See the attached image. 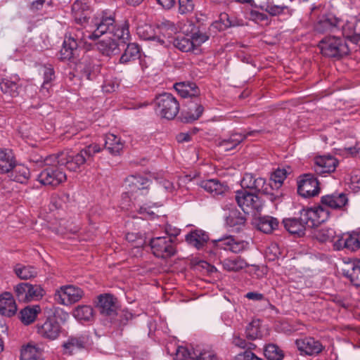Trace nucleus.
I'll return each mask as SVG.
<instances>
[{"mask_svg":"<svg viewBox=\"0 0 360 360\" xmlns=\"http://www.w3.org/2000/svg\"><path fill=\"white\" fill-rule=\"evenodd\" d=\"M159 184L161 186H162L165 189V191H167L168 192H172L175 189L174 184L169 180H167V179L160 180L159 181Z\"/></svg>","mask_w":360,"mask_h":360,"instance_id":"nucleus-63","label":"nucleus"},{"mask_svg":"<svg viewBox=\"0 0 360 360\" xmlns=\"http://www.w3.org/2000/svg\"><path fill=\"white\" fill-rule=\"evenodd\" d=\"M288 171L285 169H278L271 176V180L274 182L275 186L279 187L286 179Z\"/></svg>","mask_w":360,"mask_h":360,"instance_id":"nucleus-56","label":"nucleus"},{"mask_svg":"<svg viewBox=\"0 0 360 360\" xmlns=\"http://www.w3.org/2000/svg\"><path fill=\"white\" fill-rule=\"evenodd\" d=\"M321 202L323 205L334 210H340L348 202L347 196L343 193H334L322 196Z\"/></svg>","mask_w":360,"mask_h":360,"instance_id":"nucleus-21","label":"nucleus"},{"mask_svg":"<svg viewBox=\"0 0 360 360\" xmlns=\"http://www.w3.org/2000/svg\"><path fill=\"white\" fill-rule=\"evenodd\" d=\"M337 237L338 239L333 242L335 250L346 249L350 252H355L360 248V233H345Z\"/></svg>","mask_w":360,"mask_h":360,"instance_id":"nucleus-14","label":"nucleus"},{"mask_svg":"<svg viewBox=\"0 0 360 360\" xmlns=\"http://www.w3.org/2000/svg\"><path fill=\"white\" fill-rule=\"evenodd\" d=\"M20 360H44L43 349L39 345L32 342L23 345L20 352Z\"/></svg>","mask_w":360,"mask_h":360,"instance_id":"nucleus-26","label":"nucleus"},{"mask_svg":"<svg viewBox=\"0 0 360 360\" xmlns=\"http://www.w3.org/2000/svg\"><path fill=\"white\" fill-rule=\"evenodd\" d=\"M72 314L80 321H90L94 318V309L91 306L81 305L74 309Z\"/></svg>","mask_w":360,"mask_h":360,"instance_id":"nucleus-44","label":"nucleus"},{"mask_svg":"<svg viewBox=\"0 0 360 360\" xmlns=\"http://www.w3.org/2000/svg\"><path fill=\"white\" fill-rule=\"evenodd\" d=\"M84 295L82 288L73 285L61 286L55 293V300L63 305L79 302Z\"/></svg>","mask_w":360,"mask_h":360,"instance_id":"nucleus-12","label":"nucleus"},{"mask_svg":"<svg viewBox=\"0 0 360 360\" xmlns=\"http://www.w3.org/2000/svg\"><path fill=\"white\" fill-rule=\"evenodd\" d=\"M338 165V160L332 155H320L314 159V170L316 174L324 175L333 172Z\"/></svg>","mask_w":360,"mask_h":360,"instance_id":"nucleus-16","label":"nucleus"},{"mask_svg":"<svg viewBox=\"0 0 360 360\" xmlns=\"http://www.w3.org/2000/svg\"><path fill=\"white\" fill-rule=\"evenodd\" d=\"M19 78L15 76L12 79H4L0 82V89L5 94H8L12 97L18 95Z\"/></svg>","mask_w":360,"mask_h":360,"instance_id":"nucleus-36","label":"nucleus"},{"mask_svg":"<svg viewBox=\"0 0 360 360\" xmlns=\"http://www.w3.org/2000/svg\"><path fill=\"white\" fill-rule=\"evenodd\" d=\"M114 37H117L123 44H127L130 38V33L129 30V25L127 22H124L121 25H117L114 30L111 32Z\"/></svg>","mask_w":360,"mask_h":360,"instance_id":"nucleus-48","label":"nucleus"},{"mask_svg":"<svg viewBox=\"0 0 360 360\" xmlns=\"http://www.w3.org/2000/svg\"><path fill=\"white\" fill-rule=\"evenodd\" d=\"M235 360H262L261 358L257 356L254 353L250 351H245L238 354L235 356Z\"/></svg>","mask_w":360,"mask_h":360,"instance_id":"nucleus-59","label":"nucleus"},{"mask_svg":"<svg viewBox=\"0 0 360 360\" xmlns=\"http://www.w3.org/2000/svg\"><path fill=\"white\" fill-rule=\"evenodd\" d=\"M149 185L150 181L147 178L138 174L130 175L124 180V186L125 189L127 190V192H126L124 195L137 192H139L141 195H144Z\"/></svg>","mask_w":360,"mask_h":360,"instance_id":"nucleus-17","label":"nucleus"},{"mask_svg":"<svg viewBox=\"0 0 360 360\" xmlns=\"http://www.w3.org/2000/svg\"><path fill=\"white\" fill-rule=\"evenodd\" d=\"M248 18L255 22H260L268 20V17L266 14L260 13L257 11L251 10L248 14Z\"/></svg>","mask_w":360,"mask_h":360,"instance_id":"nucleus-58","label":"nucleus"},{"mask_svg":"<svg viewBox=\"0 0 360 360\" xmlns=\"http://www.w3.org/2000/svg\"><path fill=\"white\" fill-rule=\"evenodd\" d=\"M359 24L360 22L355 18H352L342 27L343 36L354 44L360 41V32L356 29Z\"/></svg>","mask_w":360,"mask_h":360,"instance_id":"nucleus-28","label":"nucleus"},{"mask_svg":"<svg viewBox=\"0 0 360 360\" xmlns=\"http://www.w3.org/2000/svg\"><path fill=\"white\" fill-rule=\"evenodd\" d=\"M102 150V148L97 143L89 144L83 149H82L79 153L82 155L87 158V162L91 160L96 153H100Z\"/></svg>","mask_w":360,"mask_h":360,"instance_id":"nucleus-54","label":"nucleus"},{"mask_svg":"<svg viewBox=\"0 0 360 360\" xmlns=\"http://www.w3.org/2000/svg\"><path fill=\"white\" fill-rule=\"evenodd\" d=\"M155 111L160 117L172 120L179 112V104L171 94L164 93L155 98Z\"/></svg>","mask_w":360,"mask_h":360,"instance_id":"nucleus-4","label":"nucleus"},{"mask_svg":"<svg viewBox=\"0 0 360 360\" xmlns=\"http://www.w3.org/2000/svg\"><path fill=\"white\" fill-rule=\"evenodd\" d=\"M139 55L140 49L138 44L136 43H129L120 58V63H127L139 58Z\"/></svg>","mask_w":360,"mask_h":360,"instance_id":"nucleus-41","label":"nucleus"},{"mask_svg":"<svg viewBox=\"0 0 360 360\" xmlns=\"http://www.w3.org/2000/svg\"><path fill=\"white\" fill-rule=\"evenodd\" d=\"M60 325L55 318H48L43 323L37 325V332L43 338L56 340L60 334Z\"/></svg>","mask_w":360,"mask_h":360,"instance_id":"nucleus-15","label":"nucleus"},{"mask_svg":"<svg viewBox=\"0 0 360 360\" xmlns=\"http://www.w3.org/2000/svg\"><path fill=\"white\" fill-rule=\"evenodd\" d=\"M200 186L213 195H221L226 191V187L215 179L202 181Z\"/></svg>","mask_w":360,"mask_h":360,"instance_id":"nucleus-37","label":"nucleus"},{"mask_svg":"<svg viewBox=\"0 0 360 360\" xmlns=\"http://www.w3.org/2000/svg\"><path fill=\"white\" fill-rule=\"evenodd\" d=\"M155 44L167 46L172 43V30L166 27L158 28L156 31Z\"/></svg>","mask_w":360,"mask_h":360,"instance_id":"nucleus-47","label":"nucleus"},{"mask_svg":"<svg viewBox=\"0 0 360 360\" xmlns=\"http://www.w3.org/2000/svg\"><path fill=\"white\" fill-rule=\"evenodd\" d=\"M260 321L253 320L246 327V337L250 340H255L260 336L259 330Z\"/></svg>","mask_w":360,"mask_h":360,"instance_id":"nucleus-52","label":"nucleus"},{"mask_svg":"<svg viewBox=\"0 0 360 360\" xmlns=\"http://www.w3.org/2000/svg\"><path fill=\"white\" fill-rule=\"evenodd\" d=\"M264 354L267 360H282L284 357L283 350L276 344H268L264 347Z\"/></svg>","mask_w":360,"mask_h":360,"instance_id":"nucleus-46","label":"nucleus"},{"mask_svg":"<svg viewBox=\"0 0 360 360\" xmlns=\"http://www.w3.org/2000/svg\"><path fill=\"white\" fill-rule=\"evenodd\" d=\"M246 218L238 210H230L225 217V225L232 231H240L245 225Z\"/></svg>","mask_w":360,"mask_h":360,"instance_id":"nucleus-20","label":"nucleus"},{"mask_svg":"<svg viewBox=\"0 0 360 360\" xmlns=\"http://www.w3.org/2000/svg\"><path fill=\"white\" fill-rule=\"evenodd\" d=\"M89 11L88 5L81 1H76L72 6V13L75 21L80 25H86L88 21H90L91 18H87Z\"/></svg>","mask_w":360,"mask_h":360,"instance_id":"nucleus-25","label":"nucleus"},{"mask_svg":"<svg viewBox=\"0 0 360 360\" xmlns=\"http://www.w3.org/2000/svg\"><path fill=\"white\" fill-rule=\"evenodd\" d=\"M30 176V172L29 169L22 165H15L14 164V167L11 169V178L20 184H25L27 181Z\"/></svg>","mask_w":360,"mask_h":360,"instance_id":"nucleus-40","label":"nucleus"},{"mask_svg":"<svg viewBox=\"0 0 360 360\" xmlns=\"http://www.w3.org/2000/svg\"><path fill=\"white\" fill-rule=\"evenodd\" d=\"M14 272L15 275L22 280H29L35 278L38 271L33 266H25L18 264L14 267Z\"/></svg>","mask_w":360,"mask_h":360,"instance_id":"nucleus-38","label":"nucleus"},{"mask_svg":"<svg viewBox=\"0 0 360 360\" xmlns=\"http://www.w3.org/2000/svg\"><path fill=\"white\" fill-rule=\"evenodd\" d=\"M329 217V212L321 205L304 208L300 217L285 219L283 221L285 229L291 234L302 236L307 228H313L324 222Z\"/></svg>","mask_w":360,"mask_h":360,"instance_id":"nucleus-1","label":"nucleus"},{"mask_svg":"<svg viewBox=\"0 0 360 360\" xmlns=\"http://www.w3.org/2000/svg\"><path fill=\"white\" fill-rule=\"evenodd\" d=\"M125 142L114 134H108L105 139V148L112 155H118L122 151Z\"/></svg>","mask_w":360,"mask_h":360,"instance_id":"nucleus-29","label":"nucleus"},{"mask_svg":"<svg viewBox=\"0 0 360 360\" xmlns=\"http://www.w3.org/2000/svg\"><path fill=\"white\" fill-rule=\"evenodd\" d=\"M191 356L188 349L184 347H179L176 352L174 360H186Z\"/></svg>","mask_w":360,"mask_h":360,"instance_id":"nucleus-61","label":"nucleus"},{"mask_svg":"<svg viewBox=\"0 0 360 360\" xmlns=\"http://www.w3.org/2000/svg\"><path fill=\"white\" fill-rule=\"evenodd\" d=\"M223 268L228 271H238L248 266L246 262L240 257L227 258L222 262Z\"/></svg>","mask_w":360,"mask_h":360,"instance_id":"nucleus-43","label":"nucleus"},{"mask_svg":"<svg viewBox=\"0 0 360 360\" xmlns=\"http://www.w3.org/2000/svg\"><path fill=\"white\" fill-rule=\"evenodd\" d=\"M345 150L353 157L360 158V147L345 148Z\"/></svg>","mask_w":360,"mask_h":360,"instance_id":"nucleus-64","label":"nucleus"},{"mask_svg":"<svg viewBox=\"0 0 360 360\" xmlns=\"http://www.w3.org/2000/svg\"><path fill=\"white\" fill-rule=\"evenodd\" d=\"M187 107L188 110L185 115V119L187 122L198 120L204 111V108L198 97L195 98L194 101H188Z\"/></svg>","mask_w":360,"mask_h":360,"instance_id":"nucleus-32","label":"nucleus"},{"mask_svg":"<svg viewBox=\"0 0 360 360\" xmlns=\"http://www.w3.org/2000/svg\"><path fill=\"white\" fill-rule=\"evenodd\" d=\"M67 176L62 169L56 165L49 166L38 175L37 180L44 186L56 187L65 181Z\"/></svg>","mask_w":360,"mask_h":360,"instance_id":"nucleus-11","label":"nucleus"},{"mask_svg":"<svg viewBox=\"0 0 360 360\" xmlns=\"http://www.w3.org/2000/svg\"><path fill=\"white\" fill-rule=\"evenodd\" d=\"M212 250L218 252L220 250H228L233 253H239L248 248L249 243L243 240H238L232 236H226L210 242Z\"/></svg>","mask_w":360,"mask_h":360,"instance_id":"nucleus-9","label":"nucleus"},{"mask_svg":"<svg viewBox=\"0 0 360 360\" xmlns=\"http://www.w3.org/2000/svg\"><path fill=\"white\" fill-rule=\"evenodd\" d=\"M56 163L60 166H65L69 171H80L81 167L87 162V158H84L80 153L76 154L63 151L57 155H52L44 160L46 165H50L51 163Z\"/></svg>","mask_w":360,"mask_h":360,"instance_id":"nucleus-3","label":"nucleus"},{"mask_svg":"<svg viewBox=\"0 0 360 360\" xmlns=\"http://www.w3.org/2000/svg\"><path fill=\"white\" fill-rule=\"evenodd\" d=\"M297 192L304 198H311L319 194V182L312 174H304L300 177Z\"/></svg>","mask_w":360,"mask_h":360,"instance_id":"nucleus-13","label":"nucleus"},{"mask_svg":"<svg viewBox=\"0 0 360 360\" xmlns=\"http://www.w3.org/2000/svg\"><path fill=\"white\" fill-rule=\"evenodd\" d=\"M208 39L207 35L195 32L186 35L178 36L173 41L174 46L183 52L200 51L199 47Z\"/></svg>","mask_w":360,"mask_h":360,"instance_id":"nucleus-5","label":"nucleus"},{"mask_svg":"<svg viewBox=\"0 0 360 360\" xmlns=\"http://www.w3.org/2000/svg\"><path fill=\"white\" fill-rule=\"evenodd\" d=\"M195 360H217V356L213 351L202 350L196 355Z\"/></svg>","mask_w":360,"mask_h":360,"instance_id":"nucleus-60","label":"nucleus"},{"mask_svg":"<svg viewBox=\"0 0 360 360\" xmlns=\"http://www.w3.org/2000/svg\"><path fill=\"white\" fill-rule=\"evenodd\" d=\"M209 239L207 233L202 229L191 231L185 237L187 243L198 250L202 248L207 244Z\"/></svg>","mask_w":360,"mask_h":360,"instance_id":"nucleus-23","label":"nucleus"},{"mask_svg":"<svg viewBox=\"0 0 360 360\" xmlns=\"http://www.w3.org/2000/svg\"><path fill=\"white\" fill-rule=\"evenodd\" d=\"M179 11L181 14L191 13L194 8L193 0H179Z\"/></svg>","mask_w":360,"mask_h":360,"instance_id":"nucleus-57","label":"nucleus"},{"mask_svg":"<svg viewBox=\"0 0 360 360\" xmlns=\"http://www.w3.org/2000/svg\"><path fill=\"white\" fill-rule=\"evenodd\" d=\"M240 184L243 188L261 191L264 189L266 180L262 177H256L252 174L246 173L241 179Z\"/></svg>","mask_w":360,"mask_h":360,"instance_id":"nucleus-30","label":"nucleus"},{"mask_svg":"<svg viewBox=\"0 0 360 360\" xmlns=\"http://www.w3.org/2000/svg\"><path fill=\"white\" fill-rule=\"evenodd\" d=\"M255 225L260 231L264 233H270L278 227V221L271 217H262L256 219Z\"/></svg>","mask_w":360,"mask_h":360,"instance_id":"nucleus-35","label":"nucleus"},{"mask_svg":"<svg viewBox=\"0 0 360 360\" xmlns=\"http://www.w3.org/2000/svg\"><path fill=\"white\" fill-rule=\"evenodd\" d=\"M78 43L73 37H66L63 47L60 51V59L61 60H69L75 57L77 51Z\"/></svg>","mask_w":360,"mask_h":360,"instance_id":"nucleus-31","label":"nucleus"},{"mask_svg":"<svg viewBox=\"0 0 360 360\" xmlns=\"http://www.w3.org/2000/svg\"><path fill=\"white\" fill-rule=\"evenodd\" d=\"M40 311L39 305L27 307L20 311V319L25 325H29L35 321Z\"/></svg>","mask_w":360,"mask_h":360,"instance_id":"nucleus-39","label":"nucleus"},{"mask_svg":"<svg viewBox=\"0 0 360 360\" xmlns=\"http://www.w3.org/2000/svg\"><path fill=\"white\" fill-rule=\"evenodd\" d=\"M88 342L89 337L86 335L69 336L62 345L63 354L72 355L74 353L86 348Z\"/></svg>","mask_w":360,"mask_h":360,"instance_id":"nucleus-18","label":"nucleus"},{"mask_svg":"<svg viewBox=\"0 0 360 360\" xmlns=\"http://www.w3.org/2000/svg\"><path fill=\"white\" fill-rule=\"evenodd\" d=\"M15 160L10 151L0 150V173H7L14 167Z\"/></svg>","mask_w":360,"mask_h":360,"instance_id":"nucleus-42","label":"nucleus"},{"mask_svg":"<svg viewBox=\"0 0 360 360\" xmlns=\"http://www.w3.org/2000/svg\"><path fill=\"white\" fill-rule=\"evenodd\" d=\"M225 19L227 20L226 23H224L226 26H242L244 25L243 20H230L229 17L227 14L223 13L221 15V20L224 21Z\"/></svg>","mask_w":360,"mask_h":360,"instance_id":"nucleus-62","label":"nucleus"},{"mask_svg":"<svg viewBox=\"0 0 360 360\" xmlns=\"http://www.w3.org/2000/svg\"><path fill=\"white\" fill-rule=\"evenodd\" d=\"M87 22L90 36H93L95 40L104 34L111 32L116 27L114 13L106 11L96 13Z\"/></svg>","mask_w":360,"mask_h":360,"instance_id":"nucleus-2","label":"nucleus"},{"mask_svg":"<svg viewBox=\"0 0 360 360\" xmlns=\"http://www.w3.org/2000/svg\"><path fill=\"white\" fill-rule=\"evenodd\" d=\"M97 307L102 314L112 316L115 314L117 309L116 298L112 295L104 294L98 297Z\"/></svg>","mask_w":360,"mask_h":360,"instance_id":"nucleus-22","label":"nucleus"},{"mask_svg":"<svg viewBox=\"0 0 360 360\" xmlns=\"http://www.w3.org/2000/svg\"><path fill=\"white\" fill-rule=\"evenodd\" d=\"M44 82L41 85L40 92L44 96H49L51 82L55 78V73L51 65L44 66L43 69Z\"/></svg>","mask_w":360,"mask_h":360,"instance_id":"nucleus-45","label":"nucleus"},{"mask_svg":"<svg viewBox=\"0 0 360 360\" xmlns=\"http://www.w3.org/2000/svg\"><path fill=\"white\" fill-rule=\"evenodd\" d=\"M98 50L104 56H111L119 53V44L111 38L101 40L97 43Z\"/></svg>","mask_w":360,"mask_h":360,"instance_id":"nucleus-34","label":"nucleus"},{"mask_svg":"<svg viewBox=\"0 0 360 360\" xmlns=\"http://www.w3.org/2000/svg\"><path fill=\"white\" fill-rule=\"evenodd\" d=\"M150 245L157 257L168 258L176 252L174 240L170 236L155 237L150 240Z\"/></svg>","mask_w":360,"mask_h":360,"instance_id":"nucleus-10","label":"nucleus"},{"mask_svg":"<svg viewBox=\"0 0 360 360\" xmlns=\"http://www.w3.org/2000/svg\"><path fill=\"white\" fill-rule=\"evenodd\" d=\"M17 311V306L13 295L10 292H5L0 295V314L12 316Z\"/></svg>","mask_w":360,"mask_h":360,"instance_id":"nucleus-27","label":"nucleus"},{"mask_svg":"<svg viewBox=\"0 0 360 360\" xmlns=\"http://www.w3.org/2000/svg\"><path fill=\"white\" fill-rule=\"evenodd\" d=\"M174 89L183 98H197L200 95V89L195 83L180 82L174 84Z\"/></svg>","mask_w":360,"mask_h":360,"instance_id":"nucleus-33","label":"nucleus"},{"mask_svg":"<svg viewBox=\"0 0 360 360\" xmlns=\"http://www.w3.org/2000/svg\"><path fill=\"white\" fill-rule=\"evenodd\" d=\"M314 236L317 240L322 243L329 242L333 241L336 236V233L332 228H322L317 230Z\"/></svg>","mask_w":360,"mask_h":360,"instance_id":"nucleus-49","label":"nucleus"},{"mask_svg":"<svg viewBox=\"0 0 360 360\" xmlns=\"http://www.w3.org/2000/svg\"><path fill=\"white\" fill-rule=\"evenodd\" d=\"M295 345L302 354L309 356L319 354L323 349L322 344L311 337L298 339Z\"/></svg>","mask_w":360,"mask_h":360,"instance_id":"nucleus-19","label":"nucleus"},{"mask_svg":"<svg viewBox=\"0 0 360 360\" xmlns=\"http://www.w3.org/2000/svg\"><path fill=\"white\" fill-rule=\"evenodd\" d=\"M321 53L327 57L338 58L347 54L348 47L340 38L328 37L319 45Z\"/></svg>","mask_w":360,"mask_h":360,"instance_id":"nucleus-6","label":"nucleus"},{"mask_svg":"<svg viewBox=\"0 0 360 360\" xmlns=\"http://www.w3.org/2000/svg\"><path fill=\"white\" fill-rule=\"evenodd\" d=\"M83 26L84 30L83 31L78 28L75 33L74 37H72L78 43V45L80 43L86 44L87 42V39L95 40L93 36H89L91 34L89 32L88 23L86 25H84Z\"/></svg>","mask_w":360,"mask_h":360,"instance_id":"nucleus-53","label":"nucleus"},{"mask_svg":"<svg viewBox=\"0 0 360 360\" xmlns=\"http://www.w3.org/2000/svg\"><path fill=\"white\" fill-rule=\"evenodd\" d=\"M257 131H251L246 134L240 133L232 134L229 138L219 141V146L223 151H229L238 146L247 136L257 133Z\"/></svg>","mask_w":360,"mask_h":360,"instance_id":"nucleus-24","label":"nucleus"},{"mask_svg":"<svg viewBox=\"0 0 360 360\" xmlns=\"http://www.w3.org/2000/svg\"><path fill=\"white\" fill-rule=\"evenodd\" d=\"M235 198L238 206L245 213H256L262 209L263 202L261 198L247 191H238Z\"/></svg>","mask_w":360,"mask_h":360,"instance_id":"nucleus-8","label":"nucleus"},{"mask_svg":"<svg viewBox=\"0 0 360 360\" xmlns=\"http://www.w3.org/2000/svg\"><path fill=\"white\" fill-rule=\"evenodd\" d=\"M347 269H343L344 275L349 278L351 282L354 283L355 279L360 275V264L352 262Z\"/></svg>","mask_w":360,"mask_h":360,"instance_id":"nucleus-55","label":"nucleus"},{"mask_svg":"<svg viewBox=\"0 0 360 360\" xmlns=\"http://www.w3.org/2000/svg\"><path fill=\"white\" fill-rule=\"evenodd\" d=\"M261 8L271 16H277L283 13L288 7L284 5H276L273 2H267L262 6Z\"/></svg>","mask_w":360,"mask_h":360,"instance_id":"nucleus-51","label":"nucleus"},{"mask_svg":"<svg viewBox=\"0 0 360 360\" xmlns=\"http://www.w3.org/2000/svg\"><path fill=\"white\" fill-rule=\"evenodd\" d=\"M137 34L139 36L144 39V40H149L153 41L155 43L156 40V31L154 30V29L148 25H144L142 26H139L137 28Z\"/></svg>","mask_w":360,"mask_h":360,"instance_id":"nucleus-50","label":"nucleus"},{"mask_svg":"<svg viewBox=\"0 0 360 360\" xmlns=\"http://www.w3.org/2000/svg\"><path fill=\"white\" fill-rule=\"evenodd\" d=\"M15 296L20 302H30L41 300L45 290L40 285L20 283L14 288Z\"/></svg>","mask_w":360,"mask_h":360,"instance_id":"nucleus-7","label":"nucleus"}]
</instances>
